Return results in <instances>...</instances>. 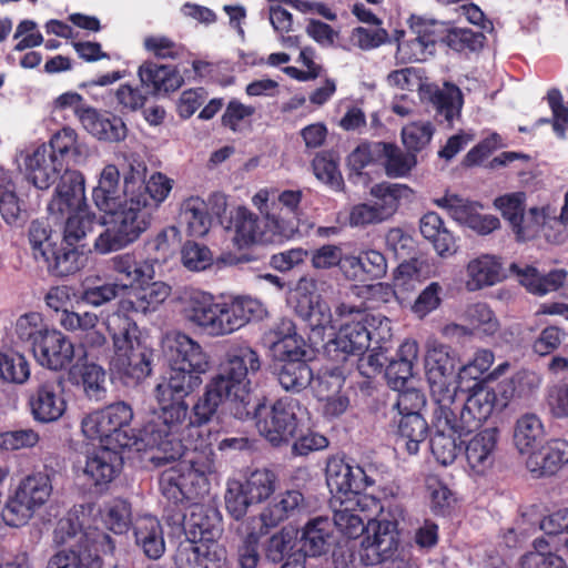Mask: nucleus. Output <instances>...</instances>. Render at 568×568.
Returning <instances> with one entry per match:
<instances>
[{
	"instance_id": "1",
	"label": "nucleus",
	"mask_w": 568,
	"mask_h": 568,
	"mask_svg": "<svg viewBox=\"0 0 568 568\" xmlns=\"http://www.w3.org/2000/svg\"><path fill=\"white\" fill-rule=\"evenodd\" d=\"M261 368V359L247 344L232 346L226 353L221 371L205 386V390L193 406V418L186 415L185 424L176 437L183 444L182 433L187 432L193 455L165 469L160 477V489L173 499L194 497L207 490L209 480L217 471L212 449V434L202 428L216 414L223 402L233 405L232 412L239 419L251 415L252 376Z\"/></svg>"
},
{
	"instance_id": "2",
	"label": "nucleus",
	"mask_w": 568,
	"mask_h": 568,
	"mask_svg": "<svg viewBox=\"0 0 568 568\" xmlns=\"http://www.w3.org/2000/svg\"><path fill=\"white\" fill-rule=\"evenodd\" d=\"M163 347L170 373L154 393L161 406L162 423L174 432L185 424L187 404L183 397L200 386L201 375L209 369L210 362L200 343L181 332L166 334Z\"/></svg>"
},
{
	"instance_id": "3",
	"label": "nucleus",
	"mask_w": 568,
	"mask_h": 568,
	"mask_svg": "<svg viewBox=\"0 0 568 568\" xmlns=\"http://www.w3.org/2000/svg\"><path fill=\"white\" fill-rule=\"evenodd\" d=\"M206 493L209 490L194 497L184 496L182 499L175 500L162 491L163 496L174 506V508L170 506L165 508L164 518L168 525L183 529L189 541L183 548L189 552L187 560L210 568V565L214 567L225 560V550L217 542L223 531L221 514L215 507L197 501L190 504L187 513L183 511L185 501L196 500Z\"/></svg>"
},
{
	"instance_id": "4",
	"label": "nucleus",
	"mask_w": 568,
	"mask_h": 568,
	"mask_svg": "<svg viewBox=\"0 0 568 568\" xmlns=\"http://www.w3.org/2000/svg\"><path fill=\"white\" fill-rule=\"evenodd\" d=\"M91 505L74 506L58 521L53 540L58 545L71 544V549L54 554L47 568H101L103 556L112 554V538L90 521Z\"/></svg>"
},
{
	"instance_id": "5",
	"label": "nucleus",
	"mask_w": 568,
	"mask_h": 568,
	"mask_svg": "<svg viewBox=\"0 0 568 568\" xmlns=\"http://www.w3.org/2000/svg\"><path fill=\"white\" fill-rule=\"evenodd\" d=\"M180 302L184 320L213 337L230 335L248 322L262 320L266 315L263 303L251 296L216 302L207 292L186 288Z\"/></svg>"
},
{
	"instance_id": "6",
	"label": "nucleus",
	"mask_w": 568,
	"mask_h": 568,
	"mask_svg": "<svg viewBox=\"0 0 568 568\" xmlns=\"http://www.w3.org/2000/svg\"><path fill=\"white\" fill-rule=\"evenodd\" d=\"M113 433L115 446L140 450H150L149 460L156 467L174 463L183 456L184 448L176 437L180 429L173 432L161 417V406L153 418L136 435L130 427L133 409L125 402H116L101 409Z\"/></svg>"
},
{
	"instance_id": "7",
	"label": "nucleus",
	"mask_w": 568,
	"mask_h": 568,
	"mask_svg": "<svg viewBox=\"0 0 568 568\" xmlns=\"http://www.w3.org/2000/svg\"><path fill=\"white\" fill-rule=\"evenodd\" d=\"M103 323L113 346L111 369L120 377L135 382L148 377L152 372L153 352L142 339L135 321L119 306Z\"/></svg>"
},
{
	"instance_id": "8",
	"label": "nucleus",
	"mask_w": 568,
	"mask_h": 568,
	"mask_svg": "<svg viewBox=\"0 0 568 568\" xmlns=\"http://www.w3.org/2000/svg\"><path fill=\"white\" fill-rule=\"evenodd\" d=\"M397 487L384 488L383 510L367 526L361 542L359 558L365 566H374L388 560L405 562L400 549L398 526L405 520L406 509L398 498Z\"/></svg>"
},
{
	"instance_id": "9",
	"label": "nucleus",
	"mask_w": 568,
	"mask_h": 568,
	"mask_svg": "<svg viewBox=\"0 0 568 568\" xmlns=\"http://www.w3.org/2000/svg\"><path fill=\"white\" fill-rule=\"evenodd\" d=\"M85 180L79 171H65L55 193L48 204L49 215L55 222H63V239L73 245L92 233L101 224L85 201Z\"/></svg>"
},
{
	"instance_id": "10",
	"label": "nucleus",
	"mask_w": 568,
	"mask_h": 568,
	"mask_svg": "<svg viewBox=\"0 0 568 568\" xmlns=\"http://www.w3.org/2000/svg\"><path fill=\"white\" fill-rule=\"evenodd\" d=\"M447 397V402L435 403L434 426L453 429L459 437L479 429L491 415L497 400L495 390L488 387L474 388L466 397L458 389Z\"/></svg>"
},
{
	"instance_id": "11",
	"label": "nucleus",
	"mask_w": 568,
	"mask_h": 568,
	"mask_svg": "<svg viewBox=\"0 0 568 568\" xmlns=\"http://www.w3.org/2000/svg\"><path fill=\"white\" fill-rule=\"evenodd\" d=\"M335 315L342 324L332 345L345 355H363L374 336L381 341L390 337V321L386 316L373 315L344 303L336 307Z\"/></svg>"
},
{
	"instance_id": "12",
	"label": "nucleus",
	"mask_w": 568,
	"mask_h": 568,
	"mask_svg": "<svg viewBox=\"0 0 568 568\" xmlns=\"http://www.w3.org/2000/svg\"><path fill=\"white\" fill-rule=\"evenodd\" d=\"M248 408L254 410L256 428L261 436L274 446L287 444L294 438L307 414V409L300 400L290 396L281 397L271 405H250Z\"/></svg>"
},
{
	"instance_id": "13",
	"label": "nucleus",
	"mask_w": 568,
	"mask_h": 568,
	"mask_svg": "<svg viewBox=\"0 0 568 568\" xmlns=\"http://www.w3.org/2000/svg\"><path fill=\"white\" fill-rule=\"evenodd\" d=\"M384 489L382 497L374 495H351V498L332 496L329 506L333 511L332 524L337 531L346 538L355 539L383 510Z\"/></svg>"
},
{
	"instance_id": "14",
	"label": "nucleus",
	"mask_w": 568,
	"mask_h": 568,
	"mask_svg": "<svg viewBox=\"0 0 568 568\" xmlns=\"http://www.w3.org/2000/svg\"><path fill=\"white\" fill-rule=\"evenodd\" d=\"M51 494L52 484L47 473L38 471L26 476L7 500L2 510L3 520L12 527L27 524L49 500Z\"/></svg>"
},
{
	"instance_id": "15",
	"label": "nucleus",
	"mask_w": 568,
	"mask_h": 568,
	"mask_svg": "<svg viewBox=\"0 0 568 568\" xmlns=\"http://www.w3.org/2000/svg\"><path fill=\"white\" fill-rule=\"evenodd\" d=\"M457 364L458 355L450 346L437 339L427 341L424 367L434 403L447 402L448 394L459 389L455 379Z\"/></svg>"
},
{
	"instance_id": "16",
	"label": "nucleus",
	"mask_w": 568,
	"mask_h": 568,
	"mask_svg": "<svg viewBox=\"0 0 568 568\" xmlns=\"http://www.w3.org/2000/svg\"><path fill=\"white\" fill-rule=\"evenodd\" d=\"M326 483L333 496L351 498L376 483V469L371 464L351 465L342 458L332 457L326 464Z\"/></svg>"
},
{
	"instance_id": "17",
	"label": "nucleus",
	"mask_w": 568,
	"mask_h": 568,
	"mask_svg": "<svg viewBox=\"0 0 568 568\" xmlns=\"http://www.w3.org/2000/svg\"><path fill=\"white\" fill-rule=\"evenodd\" d=\"M435 204L445 210L458 224L469 227L480 235H487L500 225L499 219L491 214H483L481 205L457 194L447 193L436 199Z\"/></svg>"
},
{
	"instance_id": "18",
	"label": "nucleus",
	"mask_w": 568,
	"mask_h": 568,
	"mask_svg": "<svg viewBox=\"0 0 568 568\" xmlns=\"http://www.w3.org/2000/svg\"><path fill=\"white\" fill-rule=\"evenodd\" d=\"M106 214L118 232L133 243L150 227L153 213L142 195L133 196L125 191L124 202Z\"/></svg>"
},
{
	"instance_id": "19",
	"label": "nucleus",
	"mask_w": 568,
	"mask_h": 568,
	"mask_svg": "<svg viewBox=\"0 0 568 568\" xmlns=\"http://www.w3.org/2000/svg\"><path fill=\"white\" fill-rule=\"evenodd\" d=\"M28 404L36 422L50 424L59 420L68 407L62 382L49 379L41 383L31 393Z\"/></svg>"
},
{
	"instance_id": "20",
	"label": "nucleus",
	"mask_w": 568,
	"mask_h": 568,
	"mask_svg": "<svg viewBox=\"0 0 568 568\" xmlns=\"http://www.w3.org/2000/svg\"><path fill=\"white\" fill-rule=\"evenodd\" d=\"M130 174L125 175V190L133 196L142 195L150 206V212L154 210L169 196L172 190V180L163 173H153L144 183L145 165L133 159L130 162Z\"/></svg>"
},
{
	"instance_id": "21",
	"label": "nucleus",
	"mask_w": 568,
	"mask_h": 568,
	"mask_svg": "<svg viewBox=\"0 0 568 568\" xmlns=\"http://www.w3.org/2000/svg\"><path fill=\"white\" fill-rule=\"evenodd\" d=\"M18 161L24 165L28 180L40 190L49 189L65 171H70L45 144L36 146L31 152H22Z\"/></svg>"
},
{
	"instance_id": "22",
	"label": "nucleus",
	"mask_w": 568,
	"mask_h": 568,
	"mask_svg": "<svg viewBox=\"0 0 568 568\" xmlns=\"http://www.w3.org/2000/svg\"><path fill=\"white\" fill-rule=\"evenodd\" d=\"M32 351L37 362L52 371L65 368L74 357L73 343L55 328L44 331V335L36 342Z\"/></svg>"
},
{
	"instance_id": "23",
	"label": "nucleus",
	"mask_w": 568,
	"mask_h": 568,
	"mask_svg": "<svg viewBox=\"0 0 568 568\" xmlns=\"http://www.w3.org/2000/svg\"><path fill=\"white\" fill-rule=\"evenodd\" d=\"M119 447L101 446L87 455L83 475L99 488H105L122 470L123 457Z\"/></svg>"
},
{
	"instance_id": "24",
	"label": "nucleus",
	"mask_w": 568,
	"mask_h": 568,
	"mask_svg": "<svg viewBox=\"0 0 568 568\" xmlns=\"http://www.w3.org/2000/svg\"><path fill=\"white\" fill-rule=\"evenodd\" d=\"M499 432L495 427L475 434L465 446V456L470 471L477 476L488 474L495 466Z\"/></svg>"
},
{
	"instance_id": "25",
	"label": "nucleus",
	"mask_w": 568,
	"mask_h": 568,
	"mask_svg": "<svg viewBox=\"0 0 568 568\" xmlns=\"http://www.w3.org/2000/svg\"><path fill=\"white\" fill-rule=\"evenodd\" d=\"M110 270L115 274V282L121 292L134 285L146 284L155 277L153 260L138 261L132 253H122L109 261Z\"/></svg>"
},
{
	"instance_id": "26",
	"label": "nucleus",
	"mask_w": 568,
	"mask_h": 568,
	"mask_svg": "<svg viewBox=\"0 0 568 568\" xmlns=\"http://www.w3.org/2000/svg\"><path fill=\"white\" fill-rule=\"evenodd\" d=\"M298 550L307 557H320L326 554L333 544V524L327 517L310 519L297 531Z\"/></svg>"
},
{
	"instance_id": "27",
	"label": "nucleus",
	"mask_w": 568,
	"mask_h": 568,
	"mask_svg": "<svg viewBox=\"0 0 568 568\" xmlns=\"http://www.w3.org/2000/svg\"><path fill=\"white\" fill-rule=\"evenodd\" d=\"M568 464V440L554 438L528 456L526 466L535 477L554 475Z\"/></svg>"
},
{
	"instance_id": "28",
	"label": "nucleus",
	"mask_w": 568,
	"mask_h": 568,
	"mask_svg": "<svg viewBox=\"0 0 568 568\" xmlns=\"http://www.w3.org/2000/svg\"><path fill=\"white\" fill-rule=\"evenodd\" d=\"M503 278V263L491 254H481L471 258L465 270V287L476 292L493 286Z\"/></svg>"
},
{
	"instance_id": "29",
	"label": "nucleus",
	"mask_w": 568,
	"mask_h": 568,
	"mask_svg": "<svg viewBox=\"0 0 568 568\" xmlns=\"http://www.w3.org/2000/svg\"><path fill=\"white\" fill-rule=\"evenodd\" d=\"M125 191V185L121 186L118 168L108 164L99 175L98 184L92 191V199L100 211L108 213L124 202Z\"/></svg>"
},
{
	"instance_id": "30",
	"label": "nucleus",
	"mask_w": 568,
	"mask_h": 568,
	"mask_svg": "<svg viewBox=\"0 0 568 568\" xmlns=\"http://www.w3.org/2000/svg\"><path fill=\"white\" fill-rule=\"evenodd\" d=\"M83 129L95 139L104 142H121L126 138L124 121L111 113H101L91 108L81 116Z\"/></svg>"
},
{
	"instance_id": "31",
	"label": "nucleus",
	"mask_w": 568,
	"mask_h": 568,
	"mask_svg": "<svg viewBox=\"0 0 568 568\" xmlns=\"http://www.w3.org/2000/svg\"><path fill=\"white\" fill-rule=\"evenodd\" d=\"M138 74L149 94L175 91L183 83V78L173 67L154 62H144L140 65Z\"/></svg>"
},
{
	"instance_id": "32",
	"label": "nucleus",
	"mask_w": 568,
	"mask_h": 568,
	"mask_svg": "<svg viewBox=\"0 0 568 568\" xmlns=\"http://www.w3.org/2000/svg\"><path fill=\"white\" fill-rule=\"evenodd\" d=\"M419 230L425 240L432 243L442 258H449L458 251L456 237L445 226L436 212H428L420 217Z\"/></svg>"
},
{
	"instance_id": "33",
	"label": "nucleus",
	"mask_w": 568,
	"mask_h": 568,
	"mask_svg": "<svg viewBox=\"0 0 568 568\" xmlns=\"http://www.w3.org/2000/svg\"><path fill=\"white\" fill-rule=\"evenodd\" d=\"M135 544L150 559H159L165 552L164 532L160 520L151 515H144L135 520L133 526Z\"/></svg>"
},
{
	"instance_id": "34",
	"label": "nucleus",
	"mask_w": 568,
	"mask_h": 568,
	"mask_svg": "<svg viewBox=\"0 0 568 568\" xmlns=\"http://www.w3.org/2000/svg\"><path fill=\"white\" fill-rule=\"evenodd\" d=\"M133 298L121 301L119 306L129 312L148 315L154 313L171 295V286L162 281L140 285Z\"/></svg>"
},
{
	"instance_id": "35",
	"label": "nucleus",
	"mask_w": 568,
	"mask_h": 568,
	"mask_svg": "<svg viewBox=\"0 0 568 568\" xmlns=\"http://www.w3.org/2000/svg\"><path fill=\"white\" fill-rule=\"evenodd\" d=\"M303 500V495L297 490H287L280 494L258 517H252L253 523L258 524L261 532H268L270 528L277 526L292 516L302 505Z\"/></svg>"
},
{
	"instance_id": "36",
	"label": "nucleus",
	"mask_w": 568,
	"mask_h": 568,
	"mask_svg": "<svg viewBox=\"0 0 568 568\" xmlns=\"http://www.w3.org/2000/svg\"><path fill=\"white\" fill-rule=\"evenodd\" d=\"M545 437V426L535 413L520 415L514 425V445L521 455L530 456L536 453Z\"/></svg>"
},
{
	"instance_id": "37",
	"label": "nucleus",
	"mask_w": 568,
	"mask_h": 568,
	"mask_svg": "<svg viewBox=\"0 0 568 568\" xmlns=\"http://www.w3.org/2000/svg\"><path fill=\"white\" fill-rule=\"evenodd\" d=\"M510 270L517 274L520 284L536 295H546L557 291L567 278V272L564 268L550 271L545 275L531 266L519 267L513 264Z\"/></svg>"
},
{
	"instance_id": "38",
	"label": "nucleus",
	"mask_w": 568,
	"mask_h": 568,
	"mask_svg": "<svg viewBox=\"0 0 568 568\" xmlns=\"http://www.w3.org/2000/svg\"><path fill=\"white\" fill-rule=\"evenodd\" d=\"M371 195L375 199L374 206L385 221L397 211L402 201H410L413 190L406 184L384 182L372 186Z\"/></svg>"
},
{
	"instance_id": "39",
	"label": "nucleus",
	"mask_w": 568,
	"mask_h": 568,
	"mask_svg": "<svg viewBox=\"0 0 568 568\" xmlns=\"http://www.w3.org/2000/svg\"><path fill=\"white\" fill-rule=\"evenodd\" d=\"M233 242L239 248L267 241L258 219L245 207H239L232 216Z\"/></svg>"
},
{
	"instance_id": "40",
	"label": "nucleus",
	"mask_w": 568,
	"mask_h": 568,
	"mask_svg": "<svg viewBox=\"0 0 568 568\" xmlns=\"http://www.w3.org/2000/svg\"><path fill=\"white\" fill-rule=\"evenodd\" d=\"M556 219V210L551 206H534L521 214L510 226L518 241H528L536 237L547 224Z\"/></svg>"
},
{
	"instance_id": "41",
	"label": "nucleus",
	"mask_w": 568,
	"mask_h": 568,
	"mask_svg": "<svg viewBox=\"0 0 568 568\" xmlns=\"http://www.w3.org/2000/svg\"><path fill=\"white\" fill-rule=\"evenodd\" d=\"M48 148L53 155L59 154L74 164L83 162L89 155L88 145L79 141L78 133L70 126H64L53 134Z\"/></svg>"
},
{
	"instance_id": "42",
	"label": "nucleus",
	"mask_w": 568,
	"mask_h": 568,
	"mask_svg": "<svg viewBox=\"0 0 568 568\" xmlns=\"http://www.w3.org/2000/svg\"><path fill=\"white\" fill-rule=\"evenodd\" d=\"M427 437V423L420 414L402 415L398 423L397 446L416 455Z\"/></svg>"
},
{
	"instance_id": "43",
	"label": "nucleus",
	"mask_w": 568,
	"mask_h": 568,
	"mask_svg": "<svg viewBox=\"0 0 568 568\" xmlns=\"http://www.w3.org/2000/svg\"><path fill=\"white\" fill-rule=\"evenodd\" d=\"M377 148L379 162L389 178L407 176L416 165V156L413 153L404 152L395 144L378 142Z\"/></svg>"
},
{
	"instance_id": "44",
	"label": "nucleus",
	"mask_w": 568,
	"mask_h": 568,
	"mask_svg": "<svg viewBox=\"0 0 568 568\" xmlns=\"http://www.w3.org/2000/svg\"><path fill=\"white\" fill-rule=\"evenodd\" d=\"M180 222L186 226L192 236H203L211 227V216L204 200L199 196L186 199L180 211Z\"/></svg>"
},
{
	"instance_id": "45",
	"label": "nucleus",
	"mask_w": 568,
	"mask_h": 568,
	"mask_svg": "<svg viewBox=\"0 0 568 568\" xmlns=\"http://www.w3.org/2000/svg\"><path fill=\"white\" fill-rule=\"evenodd\" d=\"M276 375L281 387L290 393H301L313 381V371L307 362L282 363Z\"/></svg>"
},
{
	"instance_id": "46",
	"label": "nucleus",
	"mask_w": 568,
	"mask_h": 568,
	"mask_svg": "<svg viewBox=\"0 0 568 568\" xmlns=\"http://www.w3.org/2000/svg\"><path fill=\"white\" fill-rule=\"evenodd\" d=\"M306 308L305 314H296L307 323L314 334L320 337H323L326 332H329V336L335 334L336 323L341 320L337 316L334 318L328 304L323 298L313 302Z\"/></svg>"
},
{
	"instance_id": "47",
	"label": "nucleus",
	"mask_w": 568,
	"mask_h": 568,
	"mask_svg": "<svg viewBox=\"0 0 568 568\" xmlns=\"http://www.w3.org/2000/svg\"><path fill=\"white\" fill-rule=\"evenodd\" d=\"M73 374H79L85 396L91 400H102L106 395L105 371L98 364L83 363L73 366Z\"/></svg>"
},
{
	"instance_id": "48",
	"label": "nucleus",
	"mask_w": 568,
	"mask_h": 568,
	"mask_svg": "<svg viewBox=\"0 0 568 568\" xmlns=\"http://www.w3.org/2000/svg\"><path fill=\"white\" fill-rule=\"evenodd\" d=\"M99 514L104 526L114 534L125 532L132 521L131 506L121 498H114L104 503Z\"/></svg>"
},
{
	"instance_id": "49",
	"label": "nucleus",
	"mask_w": 568,
	"mask_h": 568,
	"mask_svg": "<svg viewBox=\"0 0 568 568\" xmlns=\"http://www.w3.org/2000/svg\"><path fill=\"white\" fill-rule=\"evenodd\" d=\"M435 275L427 260L412 258L400 263L394 274V286L403 291L413 290L416 283Z\"/></svg>"
},
{
	"instance_id": "50",
	"label": "nucleus",
	"mask_w": 568,
	"mask_h": 568,
	"mask_svg": "<svg viewBox=\"0 0 568 568\" xmlns=\"http://www.w3.org/2000/svg\"><path fill=\"white\" fill-rule=\"evenodd\" d=\"M31 375L29 361L18 352H0V379L16 385L26 384Z\"/></svg>"
},
{
	"instance_id": "51",
	"label": "nucleus",
	"mask_w": 568,
	"mask_h": 568,
	"mask_svg": "<svg viewBox=\"0 0 568 568\" xmlns=\"http://www.w3.org/2000/svg\"><path fill=\"white\" fill-rule=\"evenodd\" d=\"M41 263L53 275L68 276L83 267L84 257L77 248H57L54 246L49 261H42Z\"/></svg>"
},
{
	"instance_id": "52",
	"label": "nucleus",
	"mask_w": 568,
	"mask_h": 568,
	"mask_svg": "<svg viewBox=\"0 0 568 568\" xmlns=\"http://www.w3.org/2000/svg\"><path fill=\"white\" fill-rule=\"evenodd\" d=\"M433 102L439 115L452 123L459 116L463 108V95L458 87L452 83H444L433 95Z\"/></svg>"
},
{
	"instance_id": "53",
	"label": "nucleus",
	"mask_w": 568,
	"mask_h": 568,
	"mask_svg": "<svg viewBox=\"0 0 568 568\" xmlns=\"http://www.w3.org/2000/svg\"><path fill=\"white\" fill-rule=\"evenodd\" d=\"M297 542V531L293 528H282L275 532L264 544V554L267 560L281 562L294 552Z\"/></svg>"
},
{
	"instance_id": "54",
	"label": "nucleus",
	"mask_w": 568,
	"mask_h": 568,
	"mask_svg": "<svg viewBox=\"0 0 568 568\" xmlns=\"http://www.w3.org/2000/svg\"><path fill=\"white\" fill-rule=\"evenodd\" d=\"M29 243L34 260L38 262L49 261V257L53 254L55 242L50 226L44 221L36 220L31 222Z\"/></svg>"
},
{
	"instance_id": "55",
	"label": "nucleus",
	"mask_w": 568,
	"mask_h": 568,
	"mask_svg": "<svg viewBox=\"0 0 568 568\" xmlns=\"http://www.w3.org/2000/svg\"><path fill=\"white\" fill-rule=\"evenodd\" d=\"M408 24L412 32L434 50L436 43L444 42L447 29L446 22L426 16L412 14L408 19Z\"/></svg>"
},
{
	"instance_id": "56",
	"label": "nucleus",
	"mask_w": 568,
	"mask_h": 568,
	"mask_svg": "<svg viewBox=\"0 0 568 568\" xmlns=\"http://www.w3.org/2000/svg\"><path fill=\"white\" fill-rule=\"evenodd\" d=\"M275 474L268 469H256L246 477L242 485L254 504L267 499L275 490Z\"/></svg>"
},
{
	"instance_id": "57",
	"label": "nucleus",
	"mask_w": 568,
	"mask_h": 568,
	"mask_svg": "<svg viewBox=\"0 0 568 568\" xmlns=\"http://www.w3.org/2000/svg\"><path fill=\"white\" fill-rule=\"evenodd\" d=\"M81 432L90 440H99L101 446H115L113 433L101 409L87 414L81 420Z\"/></svg>"
},
{
	"instance_id": "58",
	"label": "nucleus",
	"mask_w": 568,
	"mask_h": 568,
	"mask_svg": "<svg viewBox=\"0 0 568 568\" xmlns=\"http://www.w3.org/2000/svg\"><path fill=\"white\" fill-rule=\"evenodd\" d=\"M180 242V231L176 226H169L158 233L152 240L148 241L146 250L149 256L155 263L166 262L174 252L175 245Z\"/></svg>"
},
{
	"instance_id": "59",
	"label": "nucleus",
	"mask_w": 568,
	"mask_h": 568,
	"mask_svg": "<svg viewBox=\"0 0 568 568\" xmlns=\"http://www.w3.org/2000/svg\"><path fill=\"white\" fill-rule=\"evenodd\" d=\"M267 532H261L258 524L248 520L247 532L237 548V559L242 568H256L260 561V539Z\"/></svg>"
},
{
	"instance_id": "60",
	"label": "nucleus",
	"mask_w": 568,
	"mask_h": 568,
	"mask_svg": "<svg viewBox=\"0 0 568 568\" xmlns=\"http://www.w3.org/2000/svg\"><path fill=\"white\" fill-rule=\"evenodd\" d=\"M435 428L436 433L430 440L432 453L436 460L443 466L452 465L459 453V446L455 437L457 433L453 429Z\"/></svg>"
},
{
	"instance_id": "61",
	"label": "nucleus",
	"mask_w": 568,
	"mask_h": 568,
	"mask_svg": "<svg viewBox=\"0 0 568 568\" xmlns=\"http://www.w3.org/2000/svg\"><path fill=\"white\" fill-rule=\"evenodd\" d=\"M548 542L540 538L534 541V550L521 557V568H568L565 560L547 550Z\"/></svg>"
},
{
	"instance_id": "62",
	"label": "nucleus",
	"mask_w": 568,
	"mask_h": 568,
	"mask_svg": "<svg viewBox=\"0 0 568 568\" xmlns=\"http://www.w3.org/2000/svg\"><path fill=\"white\" fill-rule=\"evenodd\" d=\"M465 317L473 326V332L485 336H493L499 329V321L491 311V308L485 303H476L467 307L465 311Z\"/></svg>"
},
{
	"instance_id": "63",
	"label": "nucleus",
	"mask_w": 568,
	"mask_h": 568,
	"mask_svg": "<svg viewBox=\"0 0 568 568\" xmlns=\"http://www.w3.org/2000/svg\"><path fill=\"white\" fill-rule=\"evenodd\" d=\"M345 378L339 367H324L312 381V388L317 400L342 392Z\"/></svg>"
},
{
	"instance_id": "64",
	"label": "nucleus",
	"mask_w": 568,
	"mask_h": 568,
	"mask_svg": "<svg viewBox=\"0 0 568 568\" xmlns=\"http://www.w3.org/2000/svg\"><path fill=\"white\" fill-rule=\"evenodd\" d=\"M435 129L429 121H413L402 129V140L409 151H420L429 144Z\"/></svg>"
}]
</instances>
